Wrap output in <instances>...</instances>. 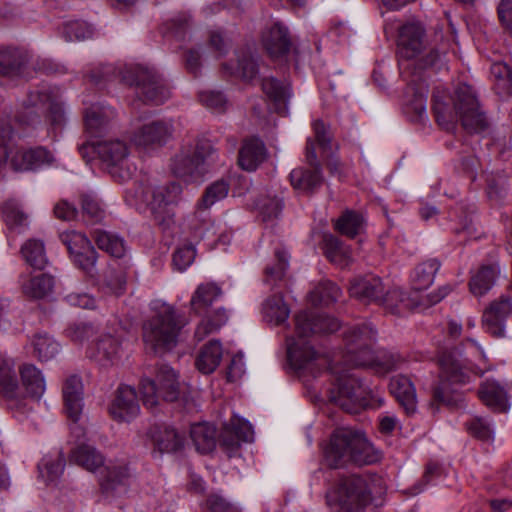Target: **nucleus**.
Listing matches in <instances>:
<instances>
[{"mask_svg":"<svg viewBox=\"0 0 512 512\" xmlns=\"http://www.w3.org/2000/svg\"><path fill=\"white\" fill-rule=\"evenodd\" d=\"M140 411L137 394L133 387L121 385L118 387L115 399L109 406V414L116 421H130Z\"/></svg>","mask_w":512,"mask_h":512,"instance_id":"obj_23","label":"nucleus"},{"mask_svg":"<svg viewBox=\"0 0 512 512\" xmlns=\"http://www.w3.org/2000/svg\"><path fill=\"white\" fill-rule=\"evenodd\" d=\"M20 286L25 296L32 299H43L53 292L55 278L47 273L34 276L21 275Z\"/></svg>","mask_w":512,"mask_h":512,"instance_id":"obj_33","label":"nucleus"},{"mask_svg":"<svg viewBox=\"0 0 512 512\" xmlns=\"http://www.w3.org/2000/svg\"><path fill=\"white\" fill-rule=\"evenodd\" d=\"M127 276L121 269L109 270L103 280L102 289L105 293L115 296L122 295L126 290Z\"/></svg>","mask_w":512,"mask_h":512,"instance_id":"obj_58","label":"nucleus"},{"mask_svg":"<svg viewBox=\"0 0 512 512\" xmlns=\"http://www.w3.org/2000/svg\"><path fill=\"white\" fill-rule=\"evenodd\" d=\"M328 398L330 402L351 414L358 413L368 405L366 388L359 377L344 370L336 372Z\"/></svg>","mask_w":512,"mask_h":512,"instance_id":"obj_11","label":"nucleus"},{"mask_svg":"<svg viewBox=\"0 0 512 512\" xmlns=\"http://www.w3.org/2000/svg\"><path fill=\"white\" fill-rule=\"evenodd\" d=\"M349 291L352 297L361 302L380 305L385 289L380 277L369 274L354 278Z\"/></svg>","mask_w":512,"mask_h":512,"instance_id":"obj_25","label":"nucleus"},{"mask_svg":"<svg viewBox=\"0 0 512 512\" xmlns=\"http://www.w3.org/2000/svg\"><path fill=\"white\" fill-rule=\"evenodd\" d=\"M0 395L6 400L7 407L19 415L31 410L20 387L13 359L0 354Z\"/></svg>","mask_w":512,"mask_h":512,"instance_id":"obj_15","label":"nucleus"},{"mask_svg":"<svg viewBox=\"0 0 512 512\" xmlns=\"http://www.w3.org/2000/svg\"><path fill=\"white\" fill-rule=\"evenodd\" d=\"M181 195L182 186L175 181L158 183L156 180L146 179L126 190L125 200L131 206L145 205L150 210L155 225L167 232L175 224V215L170 206L177 205Z\"/></svg>","mask_w":512,"mask_h":512,"instance_id":"obj_3","label":"nucleus"},{"mask_svg":"<svg viewBox=\"0 0 512 512\" xmlns=\"http://www.w3.org/2000/svg\"><path fill=\"white\" fill-rule=\"evenodd\" d=\"M432 111L438 125L447 131L454 129L458 120L469 133H480L489 127L475 90L466 83L458 84L452 95L436 87L432 94Z\"/></svg>","mask_w":512,"mask_h":512,"instance_id":"obj_1","label":"nucleus"},{"mask_svg":"<svg viewBox=\"0 0 512 512\" xmlns=\"http://www.w3.org/2000/svg\"><path fill=\"white\" fill-rule=\"evenodd\" d=\"M64 468L65 457L62 452H59L56 457L45 456L38 464L39 474L47 484L57 482Z\"/></svg>","mask_w":512,"mask_h":512,"instance_id":"obj_51","label":"nucleus"},{"mask_svg":"<svg viewBox=\"0 0 512 512\" xmlns=\"http://www.w3.org/2000/svg\"><path fill=\"white\" fill-rule=\"evenodd\" d=\"M171 121L156 120L141 126L133 135V142L143 149H155L164 146L173 136Z\"/></svg>","mask_w":512,"mask_h":512,"instance_id":"obj_19","label":"nucleus"},{"mask_svg":"<svg viewBox=\"0 0 512 512\" xmlns=\"http://www.w3.org/2000/svg\"><path fill=\"white\" fill-rule=\"evenodd\" d=\"M480 400L494 411L504 412L508 408L505 389L496 381L483 382L478 390Z\"/></svg>","mask_w":512,"mask_h":512,"instance_id":"obj_37","label":"nucleus"},{"mask_svg":"<svg viewBox=\"0 0 512 512\" xmlns=\"http://www.w3.org/2000/svg\"><path fill=\"white\" fill-rule=\"evenodd\" d=\"M122 80L135 87L137 97L144 103L161 105L170 98V89L164 79L152 69L143 66L127 68Z\"/></svg>","mask_w":512,"mask_h":512,"instance_id":"obj_9","label":"nucleus"},{"mask_svg":"<svg viewBox=\"0 0 512 512\" xmlns=\"http://www.w3.org/2000/svg\"><path fill=\"white\" fill-rule=\"evenodd\" d=\"M324 254L333 264L343 268L351 261L350 248L333 235L324 237Z\"/></svg>","mask_w":512,"mask_h":512,"instance_id":"obj_43","label":"nucleus"},{"mask_svg":"<svg viewBox=\"0 0 512 512\" xmlns=\"http://www.w3.org/2000/svg\"><path fill=\"white\" fill-rule=\"evenodd\" d=\"M376 332L367 324L356 325L345 330L344 361L354 367H371L377 373H388L399 368L403 359L391 352L382 351L376 356L371 346L375 341Z\"/></svg>","mask_w":512,"mask_h":512,"instance_id":"obj_4","label":"nucleus"},{"mask_svg":"<svg viewBox=\"0 0 512 512\" xmlns=\"http://www.w3.org/2000/svg\"><path fill=\"white\" fill-rule=\"evenodd\" d=\"M416 296L417 292L413 290L405 292L400 288H393L384 293L380 305L390 314L401 316L417 309Z\"/></svg>","mask_w":512,"mask_h":512,"instance_id":"obj_29","label":"nucleus"},{"mask_svg":"<svg viewBox=\"0 0 512 512\" xmlns=\"http://www.w3.org/2000/svg\"><path fill=\"white\" fill-rule=\"evenodd\" d=\"M438 365L440 382L433 388L432 398L438 404L450 405L453 402V395L449 385L469 383L470 372L453 350H442L438 355Z\"/></svg>","mask_w":512,"mask_h":512,"instance_id":"obj_12","label":"nucleus"},{"mask_svg":"<svg viewBox=\"0 0 512 512\" xmlns=\"http://www.w3.org/2000/svg\"><path fill=\"white\" fill-rule=\"evenodd\" d=\"M265 143L259 137H249L243 140L238 152L239 166L248 172L255 171L267 158Z\"/></svg>","mask_w":512,"mask_h":512,"instance_id":"obj_26","label":"nucleus"},{"mask_svg":"<svg viewBox=\"0 0 512 512\" xmlns=\"http://www.w3.org/2000/svg\"><path fill=\"white\" fill-rule=\"evenodd\" d=\"M31 55L21 47L6 46L0 48V76L7 79H19L26 73Z\"/></svg>","mask_w":512,"mask_h":512,"instance_id":"obj_22","label":"nucleus"},{"mask_svg":"<svg viewBox=\"0 0 512 512\" xmlns=\"http://www.w3.org/2000/svg\"><path fill=\"white\" fill-rule=\"evenodd\" d=\"M204 318L200 321L195 329V338L198 341L204 340L208 335L215 333L223 327L228 321L227 310L219 307L212 312L203 315Z\"/></svg>","mask_w":512,"mask_h":512,"instance_id":"obj_41","label":"nucleus"},{"mask_svg":"<svg viewBox=\"0 0 512 512\" xmlns=\"http://www.w3.org/2000/svg\"><path fill=\"white\" fill-rule=\"evenodd\" d=\"M440 267L441 262L437 258H430L419 263L411 274L413 291L420 292L429 288L433 284Z\"/></svg>","mask_w":512,"mask_h":512,"instance_id":"obj_38","label":"nucleus"},{"mask_svg":"<svg viewBox=\"0 0 512 512\" xmlns=\"http://www.w3.org/2000/svg\"><path fill=\"white\" fill-rule=\"evenodd\" d=\"M226 425L231 429L235 436L242 441V443L253 441L254 431L251 424L247 420L234 416L229 420L228 423H226Z\"/></svg>","mask_w":512,"mask_h":512,"instance_id":"obj_63","label":"nucleus"},{"mask_svg":"<svg viewBox=\"0 0 512 512\" xmlns=\"http://www.w3.org/2000/svg\"><path fill=\"white\" fill-rule=\"evenodd\" d=\"M500 272L497 262L481 265L469 281L470 292L475 296L485 295L495 285Z\"/></svg>","mask_w":512,"mask_h":512,"instance_id":"obj_36","label":"nucleus"},{"mask_svg":"<svg viewBox=\"0 0 512 512\" xmlns=\"http://www.w3.org/2000/svg\"><path fill=\"white\" fill-rule=\"evenodd\" d=\"M497 15L504 31L512 37V0H500Z\"/></svg>","mask_w":512,"mask_h":512,"instance_id":"obj_64","label":"nucleus"},{"mask_svg":"<svg viewBox=\"0 0 512 512\" xmlns=\"http://www.w3.org/2000/svg\"><path fill=\"white\" fill-rule=\"evenodd\" d=\"M116 116L115 111L99 104L89 107L84 116L85 126L92 135L100 133Z\"/></svg>","mask_w":512,"mask_h":512,"instance_id":"obj_42","label":"nucleus"},{"mask_svg":"<svg viewBox=\"0 0 512 512\" xmlns=\"http://www.w3.org/2000/svg\"><path fill=\"white\" fill-rule=\"evenodd\" d=\"M274 256L275 263L268 264L264 270V282L271 287L277 286V283L284 279L290 258L288 252L282 247L275 249Z\"/></svg>","mask_w":512,"mask_h":512,"instance_id":"obj_44","label":"nucleus"},{"mask_svg":"<svg viewBox=\"0 0 512 512\" xmlns=\"http://www.w3.org/2000/svg\"><path fill=\"white\" fill-rule=\"evenodd\" d=\"M70 460L83 469L96 473L101 472L99 485L103 493L114 495L119 490H126L131 474L126 464L105 465V457L94 446L80 444L72 449Z\"/></svg>","mask_w":512,"mask_h":512,"instance_id":"obj_6","label":"nucleus"},{"mask_svg":"<svg viewBox=\"0 0 512 512\" xmlns=\"http://www.w3.org/2000/svg\"><path fill=\"white\" fill-rule=\"evenodd\" d=\"M122 343L118 337L110 334L101 336L91 349L90 358L106 366L114 364L121 357Z\"/></svg>","mask_w":512,"mask_h":512,"instance_id":"obj_32","label":"nucleus"},{"mask_svg":"<svg viewBox=\"0 0 512 512\" xmlns=\"http://www.w3.org/2000/svg\"><path fill=\"white\" fill-rule=\"evenodd\" d=\"M341 296L340 288L330 280H323L310 292L309 298L313 305L335 303Z\"/></svg>","mask_w":512,"mask_h":512,"instance_id":"obj_52","label":"nucleus"},{"mask_svg":"<svg viewBox=\"0 0 512 512\" xmlns=\"http://www.w3.org/2000/svg\"><path fill=\"white\" fill-rule=\"evenodd\" d=\"M426 44V29L421 22H407L399 28L398 53L401 58H416L426 48Z\"/></svg>","mask_w":512,"mask_h":512,"instance_id":"obj_18","label":"nucleus"},{"mask_svg":"<svg viewBox=\"0 0 512 512\" xmlns=\"http://www.w3.org/2000/svg\"><path fill=\"white\" fill-rule=\"evenodd\" d=\"M365 221L362 214L346 210L335 222V230L348 238H355L364 229Z\"/></svg>","mask_w":512,"mask_h":512,"instance_id":"obj_45","label":"nucleus"},{"mask_svg":"<svg viewBox=\"0 0 512 512\" xmlns=\"http://www.w3.org/2000/svg\"><path fill=\"white\" fill-rule=\"evenodd\" d=\"M81 215L87 225L100 223L105 217V210L100 202L90 193L80 194Z\"/></svg>","mask_w":512,"mask_h":512,"instance_id":"obj_53","label":"nucleus"},{"mask_svg":"<svg viewBox=\"0 0 512 512\" xmlns=\"http://www.w3.org/2000/svg\"><path fill=\"white\" fill-rule=\"evenodd\" d=\"M222 359V345L219 340H211L200 350L195 365L203 374H210L219 366Z\"/></svg>","mask_w":512,"mask_h":512,"instance_id":"obj_39","label":"nucleus"},{"mask_svg":"<svg viewBox=\"0 0 512 512\" xmlns=\"http://www.w3.org/2000/svg\"><path fill=\"white\" fill-rule=\"evenodd\" d=\"M324 459L330 468L344 467L348 462L363 466L378 462L381 453L363 433L351 428L336 429L324 448Z\"/></svg>","mask_w":512,"mask_h":512,"instance_id":"obj_5","label":"nucleus"},{"mask_svg":"<svg viewBox=\"0 0 512 512\" xmlns=\"http://www.w3.org/2000/svg\"><path fill=\"white\" fill-rule=\"evenodd\" d=\"M190 437L196 450L201 454H208L216 447V428L208 423L193 424Z\"/></svg>","mask_w":512,"mask_h":512,"instance_id":"obj_40","label":"nucleus"},{"mask_svg":"<svg viewBox=\"0 0 512 512\" xmlns=\"http://www.w3.org/2000/svg\"><path fill=\"white\" fill-rule=\"evenodd\" d=\"M93 237L98 248L107 252L112 257L121 258L125 255V241L118 235L104 230H95Z\"/></svg>","mask_w":512,"mask_h":512,"instance_id":"obj_46","label":"nucleus"},{"mask_svg":"<svg viewBox=\"0 0 512 512\" xmlns=\"http://www.w3.org/2000/svg\"><path fill=\"white\" fill-rule=\"evenodd\" d=\"M230 190V183L226 179H219L208 185L199 200L198 206L202 209H208L216 202L227 197Z\"/></svg>","mask_w":512,"mask_h":512,"instance_id":"obj_55","label":"nucleus"},{"mask_svg":"<svg viewBox=\"0 0 512 512\" xmlns=\"http://www.w3.org/2000/svg\"><path fill=\"white\" fill-rule=\"evenodd\" d=\"M184 326L180 315L169 305H163L143 322L142 338L147 349L162 353L173 349Z\"/></svg>","mask_w":512,"mask_h":512,"instance_id":"obj_7","label":"nucleus"},{"mask_svg":"<svg viewBox=\"0 0 512 512\" xmlns=\"http://www.w3.org/2000/svg\"><path fill=\"white\" fill-rule=\"evenodd\" d=\"M256 206L259 209L262 221L268 222L279 217L283 209V201L277 196H265L257 200Z\"/></svg>","mask_w":512,"mask_h":512,"instance_id":"obj_59","label":"nucleus"},{"mask_svg":"<svg viewBox=\"0 0 512 512\" xmlns=\"http://www.w3.org/2000/svg\"><path fill=\"white\" fill-rule=\"evenodd\" d=\"M59 239L66 246L73 263L88 275L96 271L97 252L87 236L75 230L64 231Z\"/></svg>","mask_w":512,"mask_h":512,"instance_id":"obj_17","label":"nucleus"},{"mask_svg":"<svg viewBox=\"0 0 512 512\" xmlns=\"http://www.w3.org/2000/svg\"><path fill=\"white\" fill-rule=\"evenodd\" d=\"M494 89L498 95L512 96V68L504 62H495L490 67Z\"/></svg>","mask_w":512,"mask_h":512,"instance_id":"obj_50","label":"nucleus"},{"mask_svg":"<svg viewBox=\"0 0 512 512\" xmlns=\"http://www.w3.org/2000/svg\"><path fill=\"white\" fill-rule=\"evenodd\" d=\"M389 389L408 415L416 412V391L408 377L404 375L394 376L390 380Z\"/></svg>","mask_w":512,"mask_h":512,"instance_id":"obj_34","label":"nucleus"},{"mask_svg":"<svg viewBox=\"0 0 512 512\" xmlns=\"http://www.w3.org/2000/svg\"><path fill=\"white\" fill-rule=\"evenodd\" d=\"M511 313V298L500 296L484 310L482 315L483 329L494 338L505 337V325Z\"/></svg>","mask_w":512,"mask_h":512,"instance_id":"obj_21","label":"nucleus"},{"mask_svg":"<svg viewBox=\"0 0 512 512\" xmlns=\"http://www.w3.org/2000/svg\"><path fill=\"white\" fill-rule=\"evenodd\" d=\"M372 478L352 474L339 479L334 491L335 501L342 512H363L373 500Z\"/></svg>","mask_w":512,"mask_h":512,"instance_id":"obj_10","label":"nucleus"},{"mask_svg":"<svg viewBox=\"0 0 512 512\" xmlns=\"http://www.w3.org/2000/svg\"><path fill=\"white\" fill-rule=\"evenodd\" d=\"M14 129L8 123L0 124V165L5 164L12 157V162L16 164L14 159L15 141Z\"/></svg>","mask_w":512,"mask_h":512,"instance_id":"obj_57","label":"nucleus"},{"mask_svg":"<svg viewBox=\"0 0 512 512\" xmlns=\"http://www.w3.org/2000/svg\"><path fill=\"white\" fill-rule=\"evenodd\" d=\"M34 353L40 361H49L60 351V344L47 334H37L33 340Z\"/></svg>","mask_w":512,"mask_h":512,"instance_id":"obj_56","label":"nucleus"},{"mask_svg":"<svg viewBox=\"0 0 512 512\" xmlns=\"http://www.w3.org/2000/svg\"><path fill=\"white\" fill-rule=\"evenodd\" d=\"M22 163L20 169L34 170L43 165H49L54 162L52 153L44 147H36L22 152Z\"/></svg>","mask_w":512,"mask_h":512,"instance_id":"obj_54","label":"nucleus"},{"mask_svg":"<svg viewBox=\"0 0 512 512\" xmlns=\"http://www.w3.org/2000/svg\"><path fill=\"white\" fill-rule=\"evenodd\" d=\"M262 90L268 99L273 103L275 111L284 115L292 97V87L287 79L279 80L274 77H266L262 80Z\"/></svg>","mask_w":512,"mask_h":512,"instance_id":"obj_27","label":"nucleus"},{"mask_svg":"<svg viewBox=\"0 0 512 512\" xmlns=\"http://www.w3.org/2000/svg\"><path fill=\"white\" fill-rule=\"evenodd\" d=\"M21 253L26 263L34 269L42 270L48 263L45 246L41 240H27L21 247Z\"/></svg>","mask_w":512,"mask_h":512,"instance_id":"obj_49","label":"nucleus"},{"mask_svg":"<svg viewBox=\"0 0 512 512\" xmlns=\"http://www.w3.org/2000/svg\"><path fill=\"white\" fill-rule=\"evenodd\" d=\"M308 167H297L290 172L289 178L294 189L306 194H314L324 182L322 166L317 158L315 143L308 139L305 147Z\"/></svg>","mask_w":512,"mask_h":512,"instance_id":"obj_16","label":"nucleus"},{"mask_svg":"<svg viewBox=\"0 0 512 512\" xmlns=\"http://www.w3.org/2000/svg\"><path fill=\"white\" fill-rule=\"evenodd\" d=\"M195 256V246L191 243L184 244L174 251L173 264L179 271H184L193 263Z\"/></svg>","mask_w":512,"mask_h":512,"instance_id":"obj_62","label":"nucleus"},{"mask_svg":"<svg viewBox=\"0 0 512 512\" xmlns=\"http://www.w3.org/2000/svg\"><path fill=\"white\" fill-rule=\"evenodd\" d=\"M22 392L27 399L39 400L45 392L46 384L42 372L33 364L24 363L19 366Z\"/></svg>","mask_w":512,"mask_h":512,"instance_id":"obj_31","label":"nucleus"},{"mask_svg":"<svg viewBox=\"0 0 512 512\" xmlns=\"http://www.w3.org/2000/svg\"><path fill=\"white\" fill-rule=\"evenodd\" d=\"M264 317L267 321L279 325L289 317V308L284 302L281 294H274L268 297L262 306Z\"/></svg>","mask_w":512,"mask_h":512,"instance_id":"obj_48","label":"nucleus"},{"mask_svg":"<svg viewBox=\"0 0 512 512\" xmlns=\"http://www.w3.org/2000/svg\"><path fill=\"white\" fill-rule=\"evenodd\" d=\"M88 149L93 150L100 160L112 168L111 174L115 176V169L122 167L129 156V148L121 140H105L92 143L91 145H82L79 148L80 153L85 158Z\"/></svg>","mask_w":512,"mask_h":512,"instance_id":"obj_20","label":"nucleus"},{"mask_svg":"<svg viewBox=\"0 0 512 512\" xmlns=\"http://www.w3.org/2000/svg\"><path fill=\"white\" fill-rule=\"evenodd\" d=\"M340 328L337 318L313 311H301L295 316L296 337L287 339V357L295 370L313 372L319 353L306 340L317 334L336 332Z\"/></svg>","mask_w":512,"mask_h":512,"instance_id":"obj_2","label":"nucleus"},{"mask_svg":"<svg viewBox=\"0 0 512 512\" xmlns=\"http://www.w3.org/2000/svg\"><path fill=\"white\" fill-rule=\"evenodd\" d=\"M63 400L66 414L76 423L81 416L83 408V385L77 375L68 377L63 385Z\"/></svg>","mask_w":512,"mask_h":512,"instance_id":"obj_28","label":"nucleus"},{"mask_svg":"<svg viewBox=\"0 0 512 512\" xmlns=\"http://www.w3.org/2000/svg\"><path fill=\"white\" fill-rule=\"evenodd\" d=\"M2 217L10 230L20 229L28 225V215L21 204L15 199H8L1 206Z\"/></svg>","mask_w":512,"mask_h":512,"instance_id":"obj_47","label":"nucleus"},{"mask_svg":"<svg viewBox=\"0 0 512 512\" xmlns=\"http://www.w3.org/2000/svg\"><path fill=\"white\" fill-rule=\"evenodd\" d=\"M91 27L84 21H70L63 25L62 35L66 41H80L92 36Z\"/></svg>","mask_w":512,"mask_h":512,"instance_id":"obj_60","label":"nucleus"},{"mask_svg":"<svg viewBox=\"0 0 512 512\" xmlns=\"http://www.w3.org/2000/svg\"><path fill=\"white\" fill-rule=\"evenodd\" d=\"M140 392L144 406L153 408L162 398L167 402L178 399L180 384L176 371L166 364L157 366L156 382L150 378H143L140 382Z\"/></svg>","mask_w":512,"mask_h":512,"instance_id":"obj_13","label":"nucleus"},{"mask_svg":"<svg viewBox=\"0 0 512 512\" xmlns=\"http://www.w3.org/2000/svg\"><path fill=\"white\" fill-rule=\"evenodd\" d=\"M468 432L482 440L490 441L494 438V431L491 428L489 422L482 417H474L470 421L466 422Z\"/></svg>","mask_w":512,"mask_h":512,"instance_id":"obj_61","label":"nucleus"},{"mask_svg":"<svg viewBox=\"0 0 512 512\" xmlns=\"http://www.w3.org/2000/svg\"><path fill=\"white\" fill-rule=\"evenodd\" d=\"M216 150L207 139L187 144L172 158V173L185 182H201L216 160Z\"/></svg>","mask_w":512,"mask_h":512,"instance_id":"obj_8","label":"nucleus"},{"mask_svg":"<svg viewBox=\"0 0 512 512\" xmlns=\"http://www.w3.org/2000/svg\"><path fill=\"white\" fill-rule=\"evenodd\" d=\"M150 435L155 448L161 453L178 452L184 447V437L169 426L155 425L150 429Z\"/></svg>","mask_w":512,"mask_h":512,"instance_id":"obj_35","label":"nucleus"},{"mask_svg":"<svg viewBox=\"0 0 512 512\" xmlns=\"http://www.w3.org/2000/svg\"><path fill=\"white\" fill-rule=\"evenodd\" d=\"M262 43L267 53L274 59L287 56L292 47L288 28L280 22L273 23L263 32Z\"/></svg>","mask_w":512,"mask_h":512,"instance_id":"obj_24","label":"nucleus"},{"mask_svg":"<svg viewBox=\"0 0 512 512\" xmlns=\"http://www.w3.org/2000/svg\"><path fill=\"white\" fill-rule=\"evenodd\" d=\"M222 295L221 287L214 282L199 284L190 299L191 312L198 316L206 315Z\"/></svg>","mask_w":512,"mask_h":512,"instance_id":"obj_30","label":"nucleus"},{"mask_svg":"<svg viewBox=\"0 0 512 512\" xmlns=\"http://www.w3.org/2000/svg\"><path fill=\"white\" fill-rule=\"evenodd\" d=\"M48 105L47 118L54 127H61L65 122L63 105L52 100L51 94L47 91H31L23 102V110L17 115L20 123L33 125L40 122L39 111Z\"/></svg>","mask_w":512,"mask_h":512,"instance_id":"obj_14","label":"nucleus"}]
</instances>
